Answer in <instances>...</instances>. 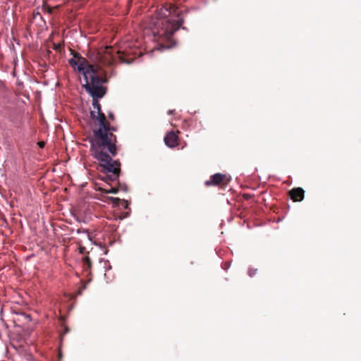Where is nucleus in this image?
Segmentation results:
<instances>
[{
    "label": "nucleus",
    "mask_w": 361,
    "mask_h": 361,
    "mask_svg": "<svg viewBox=\"0 0 361 361\" xmlns=\"http://www.w3.org/2000/svg\"><path fill=\"white\" fill-rule=\"evenodd\" d=\"M99 190L105 194H116L118 192V188L109 185L108 188H99Z\"/></svg>",
    "instance_id": "9b49d317"
},
{
    "label": "nucleus",
    "mask_w": 361,
    "mask_h": 361,
    "mask_svg": "<svg viewBox=\"0 0 361 361\" xmlns=\"http://www.w3.org/2000/svg\"><path fill=\"white\" fill-rule=\"evenodd\" d=\"M109 200L114 204L118 206L119 203L121 202V200L118 197H109Z\"/></svg>",
    "instance_id": "ddd939ff"
},
{
    "label": "nucleus",
    "mask_w": 361,
    "mask_h": 361,
    "mask_svg": "<svg viewBox=\"0 0 361 361\" xmlns=\"http://www.w3.org/2000/svg\"><path fill=\"white\" fill-rule=\"evenodd\" d=\"M74 58H77L78 59V68L77 71L82 74L84 79H87L88 78L89 73H93L94 66L92 64H90L87 60L81 56L78 53L73 54Z\"/></svg>",
    "instance_id": "20e7f679"
},
{
    "label": "nucleus",
    "mask_w": 361,
    "mask_h": 361,
    "mask_svg": "<svg viewBox=\"0 0 361 361\" xmlns=\"http://www.w3.org/2000/svg\"><path fill=\"white\" fill-rule=\"evenodd\" d=\"M90 142L91 155L99 161L102 172L104 173L102 180L106 183L117 181L121 173V163L113 159L117 154L116 146L106 139H90Z\"/></svg>",
    "instance_id": "f03ea898"
},
{
    "label": "nucleus",
    "mask_w": 361,
    "mask_h": 361,
    "mask_svg": "<svg viewBox=\"0 0 361 361\" xmlns=\"http://www.w3.org/2000/svg\"><path fill=\"white\" fill-rule=\"evenodd\" d=\"M37 145L40 148H44L45 146V142L44 141H40L37 143Z\"/></svg>",
    "instance_id": "412c9836"
},
{
    "label": "nucleus",
    "mask_w": 361,
    "mask_h": 361,
    "mask_svg": "<svg viewBox=\"0 0 361 361\" xmlns=\"http://www.w3.org/2000/svg\"><path fill=\"white\" fill-rule=\"evenodd\" d=\"M105 82L106 80L104 78L97 75V71L96 68H94L93 73H89L88 84L90 87H93L94 86H102V84Z\"/></svg>",
    "instance_id": "423d86ee"
},
{
    "label": "nucleus",
    "mask_w": 361,
    "mask_h": 361,
    "mask_svg": "<svg viewBox=\"0 0 361 361\" xmlns=\"http://www.w3.org/2000/svg\"><path fill=\"white\" fill-rule=\"evenodd\" d=\"M117 188H118V190L128 191V186L125 183H118Z\"/></svg>",
    "instance_id": "4468645a"
},
{
    "label": "nucleus",
    "mask_w": 361,
    "mask_h": 361,
    "mask_svg": "<svg viewBox=\"0 0 361 361\" xmlns=\"http://www.w3.org/2000/svg\"><path fill=\"white\" fill-rule=\"evenodd\" d=\"M92 106L97 110L90 111V117L92 119L97 120L99 122V128L93 130V137L91 139L99 138L101 140H106L105 137V115L102 111L101 105L99 103V99H92Z\"/></svg>",
    "instance_id": "7ed1b4c3"
},
{
    "label": "nucleus",
    "mask_w": 361,
    "mask_h": 361,
    "mask_svg": "<svg viewBox=\"0 0 361 361\" xmlns=\"http://www.w3.org/2000/svg\"><path fill=\"white\" fill-rule=\"evenodd\" d=\"M165 145L170 147L173 148L178 145V136L173 132H169L164 137Z\"/></svg>",
    "instance_id": "1a4fd4ad"
},
{
    "label": "nucleus",
    "mask_w": 361,
    "mask_h": 361,
    "mask_svg": "<svg viewBox=\"0 0 361 361\" xmlns=\"http://www.w3.org/2000/svg\"><path fill=\"white\" fill-rule=\"evenodd\" d=\"M85 83L82 85L85 90L92 97V99H101L102 98L106 93V88L102 86H96L93 87H90L88 84V78L85 79Z\"/></svg>",
    "instance_id": "39448f33"
},
{
    "label": "nucleus",
    "mask_w": 361,
    "mask_h": 361,
    "mask_svg": "<svg viewBox=\"0 0 361 361\" xmlns=\"http://www.w3.org/2000/svg\"><path fill=\"white\" fill-rule=\"evenodd\" d=\"M17 315L23 317L25 321L30 322L31 321V316L30 314H26L23 312H15Z\"/></svg>",
    "instance_id": "f8f14e48"
},
{
    "label": "nucleus",
    "mask_w": 361,
    "mask_h": 361,
    "mask_svg": "<svg viewBox=\"0 0 361 361\" xmlns=\"http://www.w3.org/2000/svg\"><path fill=\"white\" fill-rule=\"evenodd\" d=\"M75 58H71L68 60V63L69 64L73 67V68H75L77 67L78 68V61H76L75 59Z\"/></svg>",
    "instance_id": "2eb2a0df"
},
{
    "label": "nucleus",
    "mask_w": 361,
    "mask_h": 361,
    "mask_svg": "<svg viewBox=\"0 0 361 361\" xmlns=\"http://www.w3.org/2000/svg\"><path fill=\"white\" fill-rule=\"evenodd\" d=\"M226 175L221 173H216L214 175H212L210 177L209 180H207L205 181L204 184L206 186H216L219 185L225 178Z\"/></svg>",
    "instance_id": "6e6552de"
},
{
    "label": "nucleus",
    "mask_w": 361,
    "mask_h": 361,
    "mask_svg": "<svg viewBox=\"0 0 361 361\" xmlns=\"http://www.w3.org/2000/svg\"><path fill=\"white\" fill-rule=\"evenodd\" d=\"M83 261H84L85 265H86L87 267L90 268L91 267V261L88 257H85L83 258Z\"/></svg>",
    "instance_id": "dca6fc26"
},
{
    "label": "nucleus",
    "mask_w": 361,
    "mask_h": 361,
    "mask_svg": "<svg viewBox=\"0 0 361 361\" xmlns=\"http://www.w3.org/2000/svg\"><path fill=\"white\" fill-rule=\"evenodd\" d=\"M105 137L107 140V141H109L114 144V146H116V136L113 134L114 131H116V128L111 126L109 123L106 122V120L105 119Z\"/></svg>",
    "instance_id": "0eeeda50"
},
{
    "label": "nucleus",
    "mask_w": 361,
    "mask_h": 361,
    "mask_svg": "<svg viewBox=\"0 0 361 361\" xmlns=\"http://www.w3.org/2000/svg\"><path fill=\"white\" fill-rule=\"evenodd\" d=\"M289 195L294 202H299L304 199L305 191L301 188H295L289 192Z\"/></svg>",
    "instance_id": "9d476101"
},
{
    "label": "nucleus",
    "mask_w": 361,
    "mask_h": 361,
    "mask_svg": "<svg viewBox=\"0 0 361 361\" xmlns=\"http://www.w3.org/2000/svg\"><path fill=\"white\" fill-rule=\"evenodd\" d=\"M183 22L182 13L176 7L161 6L155 16L146 22L145 32L151 34L157 40H169Z\"/></svg>",
    "instance_id": "f257e3e1"
},
{
    "label": "nucleus",
    "mask_w": 361,
    "mask_h": 361,
    "mask_svg": "<svg viewBox=\"0 0 361 361\" xmlns=\"http://www.w3.org/2000/svg\"><path fill=\"white\" fill-rule=\"evenodd\" d=\"M37 17H39L40 19H42V15L39 12H34L33 13V18L34 19H36Z\"/></svg>",
    "instance_id": "a211bd4d"
},
{
    "label": "nucleus",
    "mask_w": 361,
    "mask_h": 361,
    "mask_svg": "<svg viewBox=\"0 0 361 361\" xmlns=\"http://www.w3.org/2000/svg\"><path fill=\"white\" fill-rule=\"evenodd\" d=\"M4 87V82L0 80V88Z\"/></svg>",
    "instance_id": "b1692460"
},
{
    "label": "nucleus",
    "mask_w": 361,
    "mask_h": 361,
    "mask_svg": "<svg viewBox=\"0 0 361 361\" xmlns=\"http://www.w3.org/2000/svg\"><path fill=\"white\" fill-rule=\"evenodd\" d=\"M68 331H69V329H68V327H66V328H65L64 334H67Z\"/></svg>",
    "instance_id": "5701e85b"
},
{
    "label": "nucleus",
    "mask_w": 361,
    "mask_h": 361,
    "mask_svg": "<svg viewBox=\"0 0 361 361\" xmlns=\"http://www.w3.org/2000/svg\"><path fill=\"white\" fill-rule=\"evenodd\" d=\"M257 269L250 268L248 269L247 274H248L249 276L252 277L254 275H255V274L257 273Z\"/></svg>",
    "instance_id": "f3484780"
},
{
    "label": "nucleus",
    "mask_w": 361,
    "mask_h": 361,
    "mask_svg": "<svg viewBox=\"0 0 361 361\" xmlns=\"http://www.w3.org/2000/svg\"><path fill=\"white\" fill-rule=\"evenodd\" d=\"M108 117H109V118H110L112 121H114L115 119L114 114L112 111L108 112Z\"/></svg>",
    "instance_id": "aec40b11"
},
{
    "label": "nucleus",
    "mask_w": 361,
    "mask_h": 361,
    "mask_svg": "<svg viewBox=\"0 0 361 361\" xmlns=\"http://www.w3.org/2000/svg\"><path fill=\"white\" fill-rule=\"evenodd\" d=\"M122 202H123V207L124 209H128V205H129L128 202L127 200H123Z\"/></svg>",
    "instance_id": "6ab92c4d"
},
{
    "label": "nucleus",
    "mask_w": 361,
    "mask_h": 361,
    "mask_svg": "<svg viewBox=\"0 0 361 361\" xmlns=\"http://www.w3.org/2000/svg\"><path fill=\"white\" fill-rule=\"evenodd\" d=\"M174 111H175V110H169L168 111V114H170V115L173 114Z\"/></svg>",
    "instance_id": "4be33fe9"
}]
</instances>
